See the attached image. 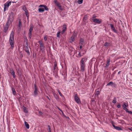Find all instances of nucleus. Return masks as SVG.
Segmentation results:
<instances>
[{
    "label": "nucleus",
    "mask_w": 132,
    "mask_h": 132,
    "mask_svg": "<svg viewBox=\"0 0 132 132\" xmlns=\"http://www.w3.org/2000/svg\"><path fill=\"white\" fill-rule=\"evenodd\" d=\"M14 15L9 14V15L7 18V21L6 23L10 25L11 24L14 20Z\"/></svg>",
    "instance_id": "1"
},
{
    "label": "nucleus",
    "mask_w": 132,
    "mask_h": 132,
    "mask_svg": "<svg viewBox=\"0 0 132 132\" xmlns=\"http://www.w3.org/2000/svg\"><path fill=\"white\" fill-rule=\"evenodd\" d=\"M77 35V33H76L75 32H74L73 34L71 36L70 38L71 40L72 41H74L75 40Z\"/></svg>",
    "instance_id": "2"
},
{
    "label": "nucleus",
    "mask_w": 132,
    "mask_h": 132,
    "mask_svg": "<svg viewBox=\"0 0 132 132\" xmlns=\"http://www.w3.org/2000/svg\"><path fill=\"white\" fill-rule=\"evenodd\" d=\"M39 43L40 45V50L42 51V52H43L44 50V45L43 43V42H39Z\"/></svg>",
    "instance_id": "3"
},
{
    "label": "nucleus",
    "mask_w": 132,
    "mask_h": 132,
    "mask_svg": "<svg viewBox=\"0 0 132 132\" xmlns=\"http://www.w3.org/2000/svg\"><path fill=\"white\" fill-rule=\"evenodd\" d=\"M35 90L34 92L33 95L35 96H37L38 94V90L36 85V84H35L34 85Z\"/></svg>",
    "instance_id": "4"
},
{
    "label": "nucleus",
    "mask_w": 132,
    "mask_h": 132,
    "mask_svg": "<svg viewBox=\"0 0 132 132\" xmlns=\"http://www.w3.org/2000/svg\"><path fill=\"white\" fill-rule=\"evenodd\" d=\"M14 41V32L13 31L11 32L10 35V41Z\"/></svg>",
    "instance_id": "5"
},
{
    "label": "nucleus",
    "mask_w": 132,
    "mask_h": 132,
    "mask_svg": "<svg viewBox=\"0 0 132 132\" xmlns=\"http://www.w3.org/2000/svg\"><path fill=\"white\" fill-rule=\"evenodd\" d=\"M93 21L95 23H97L98 24H101L102 22L101 19H93Z\"/></svg>",
    "instance_id": "6"
},
{
    "label": "nucleus",
    "mask_w": 132,
    "mask_h": 132,
    "mask_svg": "<svg viewBox=\"0 0 132 132\" xmlns=\"http://www.w3.org/2000/svg\"><path fill=\"white\" fill-rule=\"evenodd\" d=\"M10 25V24L6 23L5 26L4 27V32L6 33L7 32Z\"/></svg>",
    "instance_id": "7"
},
{
    "label": "nucleus",
    "mask_w": 132,
    "mask_h": 132,
    "mask_svg": "<svg viewBox=\"0 0 132 132\" xmlns=\"http://www.w3.org/2000/svg\"><path fill=\"white\" fill-rule=\"evenodd\" d=\"M75 101L78 104H79L80 103V99L78 98L77 95L76 94L75 96Z\"/></svg>",
    "instance_id": "8"
},
{
    "label": "nucleus",
    "mask_w": 132,
    "mask_h": 132,
    "mask_svg": "<svg viewBox=\"0 0 132 132\" xmlns=\"http://www.w3.org/2000/svg\"><path fill=\"white\" fill-rule=\"evenodd\" d=\"M16 12L17 10L16 8L14 7L11 10V12L10 14H12L13 15H14V14L15 15L16 14Z\"/></svg>",
    "instance_id": "9"
},
{
    "label": "nucleus",
    "mask_w": 132,
    "mask_h": 132,
    "mask_svg": "<svg viewBox=\"0 0 132 132\" xmlns=\"http://www.w3.org/2000/svg\"><path fill=\"white\" fill-rule=\"evenodd\" d=\"M26 43L27 44V45L26 46H25L24 47V50L29 55L30 54V53L29 50L28 45L27 42Z\"/></svg>",
    "instance_id": "10"
},
{
    "label": "nucleus",
    "mask_w": 132,
    "mask_h": 132,
    "mask_svg": "<svg viewBox=\"0 0 132 132\" xmlns=\"http://www.w3.org/2000/svg\"><path fill=\"white\" fill-rule=\"evenodd\" d=\"M34 26L33 25H31L30 26V28L29 30V37L31 36V32L32 31Z\"/></svg>",
    "instance_id": "11"
},
{
    "label": "nucleus",
    "mask_w": 132,
    "mask_h": 132,
    "mask_svg": "<svg viewBox=\"0 0 132 132\" xmlns=\"http://www.w3.org/2000/svg\"><path fill=\"white\" fill-rule=\"evenodd\" d=\"M109 25H110L111 28L112 30L115 33H117V30L115 29V28L114 27L113 25L112 24H110Z\"/></svg>",
    "instance_id": "12"
},
{
    "label": "nucleus",
    "mask_w": 132,
    "mask_h": 132,
    "mask_svg": "<svg viewBox=\"0 0 132 132\" xmlns=\"http://www.w3.org/2000/svg\"><path fill=\"white\" fill-rule=\"evenodd\" d=\"M10 72L11 75L13 76V77L14 78H15L16 76L15 75V72L12 69H10Z\"/></svg>",
    "instance_id": "13"
},
{
    "label": "nucleus",
    "mask_w": 132,
    "mask_h": 132,
    "mask_svg": "<svg viewBox=\"0 0 132 132\" xmlns=\"http://www.w3.org/2000/svg\"><path fill=\"white\" fill-rule=\"evenodd\" d=\"M80 71L82 72H84L85 70V64H80Z\"/></svg>",
    "instance_id": "14"
},
{
    "label": "nucleus",
    "mask_w": 132,
    "mask_h": 132,
    "mask_svg": "<svg viewBox=\"0 0 132 132\" xmlns=\"http://www.w3.org/2000/svg\"><path fill=\"white\" fill-rule=\"evenodd\" d=\"M39 7H44L46 11H48L49 10L48 8L46 5H40L39 6Z\"/></svg>",
    "instance_id": "15"
},
{
    "label": "nucleus",
    "mask_w": 132,
    "mask_h": 132,
    "mask_svg": "<svg viewBox=\"0 0 132 132\" xmlns=\"http://www.w3.org/2000/svg\"><path fill=\"white\" fill-rule=\"evenodd\" d=\"M11 1L7 2L4 4V6L8 7L9 5H11Z\"/></svg>",
    "instance_id": "16"
},
{
    "label": "nucleus",
    "mask_w": 132,
    "mask_h": 132,
    "mask_svg": "<svg viewBox=\"0 0 132 132\" xmlns=\"http://www.w3.org/2000/svg\"><path fill=\"white\" fill-rule=\"evenodd\" d=\"M113 126L114 127L115 129L117 130H122V129L120 127L117 126H116L114 125H113Z\"/></svg>",
    "instance_id": "17"
},
{
    "label": "nucleus",
    "mask_w": 132,
    "mask_h": 132,
    "mask_svg": "<svg viewBox=\"0 0 132 132\" xmlns=\"http://www.w3.org/2000/svg\"><path fill=\"white\" fill-rule=\"evenodd\" d=\"M86 60V58H82L80 61V64H85L84 62Z\"/></svg>",
    "instance_id": "18"
},
{
    "label": "nucleus",
    "mask_w": 132,
    "mask_h": 132,
    "mask_svg": "<svg viewBox=\"0 0 132 132\" xmlns=\"http://www.w3.org/2000/svg\"><path fill=\"white\" fill-rule=\"evenodd\" d=\"M53 2L55 5L57 7L60 5V4L56 0H54Z\"/></svg>",
    "instance_id": "19"
},
{
    "label": "nucleus",
    "mask_w": 132,
    "mask_h": 132,
    "mask_svg": "<svg viewBox=\"0 0 132 132\" xmlns=\"http://www.w3.org/2000/svg\"><path fill=\"white\" fill-rule=\"evenodd\" d=\"M21 20L19 19V25L18 27H19V29L20 30L21 29Z\"/></svg>",
    "instance_id": "20"
},
{
    "label": "nucleus",
    "mask_w": 132,
    "mask_h": 132,
    "mask_svg": "<svg viewBox=\"0 0 132 132\" xmlns=\"http://www.w3.org/2000/svg\"><path fill=\"white\" fill-rule=\"evenodd\" d=\"M110 60L109 59H108L107 60V64L106 65V67H108L110 65Z\"/></svg>",
    "instance_id": "21"
},
{
    "label": "nucleus",
    "mask_w": 132,
    "mask_h": 132,
    "mask_svg": "<svg viewBox=\"0 0 132 132\" xmlns=\"http://www.w3.org/2000/svg\"><path fill=\"white\" fill-rule=\"evenodd\" d=\"M10 44L12 48V49L14 47V42H10Z\"/></svg>",
    "instance_id": "22"
},
{
    "label": "nucleus",
    "mask_w": 132,
    "mask_h": 132,
    "mask_svg": "<svg viewBox=\"0 0 132 132\" xmlns=\"http://www.w3.org/2000/svg\"><path fill=\"white\" fill-rule=\"evenodd\" d=\"M25 125L27 129H29V124L26 121L24 122Z\"/></svg>",
    "instance_id": "23"
},
{
    "label": "nucleus",
    "mask_w": 132,
    "mask_h": 132,
    "mask_svg": "<svg viewBox=\"0 0 132 132\" xmlns=\"http://www.w3.org/2000/svg\"><path fill=\"white\" fill-rule=\"evenodd\" d=\"M38 11L39 12H44V10L43 8H40L38 9Z\"/></svg>",
    "instance_id": "24"
},
{
    "label": "nucleus",
    "mask_w": 132,
    "mask_h": 132,
    "mask_svg": "<svg viewBox=\"0 0 132 132\" xmlns=\"http://www.w3.org/2000/svg\"><path fill=\"white\" fill-rule=\"evenodd\" d=\"M87 19V15H85L83 19V21L84 22H86V21Z\"/></svg>",
    "instance_id": "25"
},
{
    "label": "nucleus",
    "mask_w": 132,
    "mask_h": 132,
    "mask_svg": "<svg viewBox=\"0 0 132 132\" xmlns=\"http://www.w3.org/2000/svg\"><path fill=\"white\" fill-rule=\"evenodd\" d=\"M12 90L13 94L14 95H15L16 94V92L14 88L12 87Z\"/></svg>",
    "instance_id": "26"
},
{
    "label": "nucleus",
    "mask_w": 132,
    "mask_h": 132,
    "mask_svg": "<svg viewBox=\"0 0 132 132\" xmlns=\"http://www.w3.org/2000/svg\"><path fill=\"white\" fill-rule=\"evenodd\" d=\"M100 94V92L99 90L96 91L95 92V95L96 96H98Z\"/></svg>",
    "instance_id": "27"
},
{
    "label": "nucleus",
    "mask_w": 132,
    "mask_h": 132,
    "mask_svg": "<svg viewBox=\"0 0 132 132\" xmlns=\"http://www.w3.org/2000/svg\"><path fill=\"white\" fill-rule=\"evenodd\" d=\"M54 96L56 99L58 100L59 99V96L57 95L56 94H54Z\"/></svg>",
    "instance_id": "28"
},
{
    "label": "nucleus",
    "mask_w": 132,
    "mask_h": 132,
    "mask_svg": "<svg viewBox=\"0 0 132 132\" xmlns=\"http://www.w3.org/2000/svg\"><path fill=\"white\" fill-rule=\"evenodd\" d=\"M110 45V44L109 43H108V42H106L104 45V46L106 47L109 46Z\"/></svg>",
    "instance_id": "29"
},
{
    "label": "nucleus",
    "mask_w": 132,
    "mask_h": 132,
    "mask_svg": "<svg viewBox=\"0 0 132 132\" xmlns=\"http://www.w3.org/2000/svg\"><path fill=\"white\" fill-rule=\"evenodd\" d=\"M114 83L112 82V81H111L109 83H108L107 85H106V86H112L113 85V84Z\"/></svg>",
    "instance_id": "30"
},
{
    "label": "nucleus",
    "mask_w": 132,
    "mask_h": 132,
    "mask_svg": "<svg viewBox=\"0 0 132 132\" xmlns=\"http://www.w3.org/2000/svg\"><path fill=\"white\" fill-rule=\"evenodd\" d=\"M57 64L56 63H54V70H57Z\"/></svg>",
    "instance_id": "31"
},
{
    "label": "nucleus",
    "mask_w": 132,
    "mask_h": 132,
    "mask_svg": "<svg viewBox=\"0 0 132 132\" xmlns=\"http://www.w3.org/2000/svg\"><path fill=\"white\" fill-rule=\"evenodd\" d=\"M116 97H115L114 98V99L112 101V103H113L114 104H115L117 102L116 101Z\"/></svg>",
    "instance_id": "32"
},
{
    "label": "nucleus",
    "mask_w": 132,
    "mask_h": 132,
    "mask_svg": "<svg viewBox=\"0 0 132 132\" xmlns=\"http://www.w3.org/2000/svg\"><path fill=\"white\" fill-rule=\"evenodd\" d=\"M127 105L126 103H124L122 105V107L123 108V109L124 110H125V109H126L127 108Z\"/></svg>",
    "instance_id": "33"
},
{
    "label": "nucleus",
    "mask_w": 132,
    "mask_h": 132,
    "mask_svg": "<svg viewBox=\"0 0 132 132\" xmlns=\"http://www.w3.org/2000/svg\"><path fill=\"white\" fill-rule=\"evenodd\" d=\"M22 10L24 11L25 12L28 11L27 10V9L26 7L25 6H24L23 7Z\"/></svg>",
    "instance_id": "34"
},
{
    "label": "nucleus",
    "mask_w": 132,
    "mask_h": 132,
    "mask_svg": "<svg viewBox=\"0 0 132 132\" xmlns=\"http://www.w3.org/2000/svg\"><path fill=\"white\" fill-rule=\"evenodd\" d=\"M58 92L60 96L62 97H63V95L62 94L59 90H58Z\"/></svg>",
    "instance_id": "35"
},
{
    "label": "nucleus",
    "mask_w": 132,
    "mask_h": 132,
    "mask_svg": "<svg viewBox=\"0 0 132 132\" xmlns=\"http://www.w3.org/2000/svg\"><path fill=\"white\" fill-rule=\"evenodd\" d=\"M25 14L27 18H28L29 17V15L28 14V11L25 12Z\"/></svg>",
    "instance_id": "36"
},
{
    "label": "nucleus",
    "mask_w": 132,
    "mask_h": 132,
    "mask_svg": "<svg viewBox=\"0 0 132 132\" xmlns=\"http://www.w3.org/2000/svg\"><path fill=\"white\" fill-rule=\"evenodd\" d=\"M63 29L66 30L67 29V26L65 24H64L63 25Z\"/></svg>",
    "instance_id": "37"
},
{
    "label": "nucleus",
    "mask_w": 132,
    "mask_h": 132,
    "mask_svg": "<svg viewBox=\"0 0 132 132\" xmlns=\"http://www.w3.org/2000/svg\"><path fill=\"white\" fill-rule=\"evenodd\" d=\"M83 1V0H79L78 2L79 4H81L82 3Z\"/></svg>",
    "instance_id": "38"
},
{
    "label": "nucleus",
    "mask_w": 132,
    "mask_h": 132,
    "mask_svg": "<svg viewBox=\"0 0 132 132\" xmlns=\"http://www.w3.org/2000/svg\"><path fill=\"white\" fill-rule=\"evenodd\" d=\"M58 7L59 9L61 10H63V9L62 7L61 6V5H60Z\"/></svg>",
    "instance_id": "39"
},
{
    "label": "nucleus",
    "mask_w": 132,
    "mask_h": 132,
    "mask_svg": "<svg viewBox=\"0 0 132 132\" xmlns=\"http://www.w3.org/2000/svg\"><path fill=\"white\" fill-rule=\"evenodd\" d=\"M60 31H59L58 32L57 34V37H60Z\"/></svg>",
    "instance_id": "40"
},
{
    "label": "nucleus",
    "mask_w": 132,
    "mask_h": 132,
    "mask_svg": "<svg viewBox=\"0 0 132 132\" xmlns=\"http://www.w3.org/2000/svg\"><path fill=\"white\" fill-rule=\"evenodd\" d=\"M48 129L49 131V132H51V127L50 125L48 126Z\"/></svg>",
    "instance_id": "41"
},
{
    "label": "nucleus",
    "mask_w": 132,
    "mask_h": 132,
    "mask_svg": "<svg viewBox=\"0 0 132 132\" xmlns=\"http://www.w3.org/2000/svg\"><path fill=\"white\" fill-rule=\"evenodd\" d=\"M44 39L45 41H46L47 39V36H45L44 37Z\"/></svg>",
    "instance_id": "42"
},
{
    "label": "nucleus",
    "mask_w": 132,
    "mask_h": 132,
    "mask_svg": "<svg viewBox=\"0 0 132 132\" xmlns=\"http://www.w3.org/2000/svg\"><path fill=\"white\" fill-rule=\"evenodd\" d=\"M65 30H64L63 29V30H62V31L61 32V33L62 34H63L64 32H65Z\"/></svg>",
    "instance_id": "43"
},
{
    "label": "nucleus",
    "mask_w": 132,
    "mask_h": 132,
    "mask_svg": "<svg viewBox=\"0 0 132 132\" xmlns=\"http://www.w3.org/2000/svg\"><path fill=\"white\" fill-rule=\"evenodd\" d=\"M83 55V54H81L79 52L78 54V55L80 57H81Z\"/></svg>",
    "instance_id": "44"
},
{
    "label": "nucleus",
    "mask_w": 132,
    "mask_h": 132,
    "mask_svg": "<svg viewBox=\"0 0 132 132\" xmlns=\"http://www.w3.org/2000/svg\"><path fill=\"white\" fill-rule=\"evenodd\" d=\"M117 107L118 108H120L121 107V105L119 103L117 105Z\"/></svg>",
    "instance_id": "45"
},
{
    "label": "nucleus",
    "mask_w": 132,
    "mask_h": 132,
    "mask_svg": "<svg viewBox=\"0 0 132 132\" xmlns=\"http://www.w3.org/2000/svg\"><path fill=\"white\" fill-rule=\"evenodd\" d=\"M24 111L25 113H27L28 112L26 108L24 109Z\"/></svg>",
    "instance_id": "46"
},
{
    "label": "nucleus",
    "mask_w": 132,
    "mask_h": 132,
    "mask_svg": "<svg viewBox=\"0 0 132 132\" xmlns=\"http://www.w3.org/2000/svg\"><path fill=\"white\" fill-rule=\"evenodd\" d=\"M39 114L40 116H41L43 114V113L42 112L39 111Z\"/></svg>",
    "instance_id": "47"
},
{
    "label": "nucleus",
    "mask_w": 132,
    "mask_h": 132,
    "mask_svg": "<svg viewBox=\"0 0 132 132\" xmlns=\"http://www.w3.org/2000/svg\"><path fill=\"white\" fill-rule=\"evenodd\" d=\"M128 129L132 131V127H130L128 128Z\"/></svg>",
    "instance_id": "48"
},
{
    "label": "nucleus",
    "mask_w": 132,
    "mask_h": 132,
    "mask_svg": "<svg viewBox=\"0 0 132 132\" xmlns=\"http://www.w3.org/2000/svg\"><path fill=\"white\" fill-rule=\"evenodd\" d=\"M125 110L126 112H128L129 111L128 109L127 108L126 109H125Z\"/></svg>",
    "instance_id": "49"
},
{
    "label": "nucleus",
    "mask_w": 132,
    "mask_h": 132,
    "mask_svg": "<svg viewBox=\"0 0 132 132\" xmlns=\"http://www.w3.org/2000/svg\"><path fill=\"white\" fill-rule=\"evenodd\" d=\"M128 113L130 114H132V112L131 111H129Z\"/></svg>",
    "instance_id": "50"
},
{
    "label": "nucleus",
    "mask_w": 132,
    "mask_h": 132,
    "mask_svg": "<svg viewBox=\"0 0 132 132\" xmlns=\"http://www.w3.org/2000/svg\"><path fill=\"white\" fill-rule=\"evenodd\" d=\"M6 7H6L4 6V11H5L6 10Z\"/></svg>",
    "instance_id": "51"
},
{
    "label": "nucleus",
    "mask_w": 132,
    "mask_h": 132,
    "mask_svg": "<svg viewBox=\"0 0 132 132\" xmlns=\"http://www.w3.org/2000/svg\"><path fill=\"white\" fill-rule=\"evenodd\" d=\"M58 109H59L60 111L61 112H62V113L63 114V111H62V110H61L60 109V108H58Z\"/></svg>",
    "instance_id": "52"
},
{
    "label": "nucleus",
    "mask_w": 132,
    "mask_h": 132,
    "mask_svg": "<svg viewBox=\"0 0 132 132\" xmlns=\"http://www.w3.org/2000/svg\"><path fill=\"white\" fill-rule=\"evenodd\" d=\"M82 48V46H80V49H81Z\"/></svg>",
    "instance_id": "53"
},
{
    "label": "nucleus",
    "mask_w": 132,
    "mask_h": 132,
    "mask_svg": "<svg viewBox=\"0 0 132 132\" xmlns=\"http://www.w3.org/2000/svg\"><path fill=\"white\" fill-rule=\"evenodd\" d=\"M47 98L50 100V99L47 96Z\"/></svg>",
    "instance_id": "54"
},
{
    "label": "nucleus",
    "mask_w": 132,
    "mask_h": 132,
    "mask_svg": "<svg viewBox=\"0 0 132 132\" xmlns=\"http://www.w3.org/2000/svg\"><path fill=\"white\" fill-rule=\"evenodd\" d=\"M16 2H12L13 3H16Z\"/></svg>",
    "instance_id": "55"
},
{
    "label": "nucleus",
    "mask_w": 132,
    "mask_h": 132,
    "mask_svg": "<svg viewBox=\"0 0 132 132\" xmlns=\"http://www.w3.org/2000/svg\"><path fill=\"white\" fill-rule=\"evenodd\" d=\"M121 72V71H119L118 72V74H120V73Z\"/></svg>",
    "instance_id": "56"
},
{
    "label": "nucleus",
    "mask_w": 132,
    "mask_h": 132,
    "mask_svg": "<svg viewBox=\"0 0 132 132\" xmlns=\"http://www.w3.org/2000/svg\"><path fill=\"white\" fill-rule=\"evenodd\" d=\"M80 42H81V41H82V40H80Z\"/></svg>",
    "instance_id": "57"
}]
</instances>
